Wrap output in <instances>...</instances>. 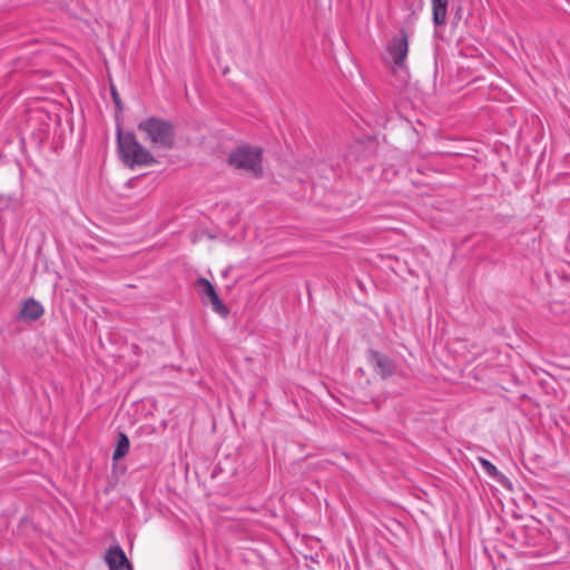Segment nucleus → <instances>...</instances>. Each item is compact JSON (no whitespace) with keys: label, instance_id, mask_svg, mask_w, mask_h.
Returning a JSON list of instances; mask_svg holds the SVG:
<instances>
[{"label":"nucleus","instance_id":"12","mask_svg":"<svg viewBox=\"0 0 570 570\" xmlns=\"http://www.w3.org/2000/svg\"><path fill=\"white\" fill-rule=\"evenodd\" d=\"M111 97H112L116 108L118 110H122V104H121L119 94L117 92V90L114 87H111Z\"/></svg>","mask_w":570,"mask_h":570},{"label":"nucleus","instance_id":"8","mask_svg":"<svg viewBox=\"0 0 570 570\" xmlns=\"http://www.w3.org/2000/svg\"><path fill=\"white\" fill-rule=\"evenodd\" d=\"M43 315L42 305L35 298H28L22 302L19 318L27 322L38 321Z\"/></svg>","mask_w":570,"mask_h":570},{"label":"nucleus","instance_id":"2","mask_svg":"<svg viewBox=\"0 0 570 570\" xmlns=\"http://www.w3.org/2000/svg\"><path fill=\"white\" fill-rule=\"evenodd\" d=\"M118 149L120 158L125 165L130 168L135 166H150L156 164V159L151 153L145 148L132 132L117 134Z\"/></svg>","mask_w":570,"mask_h":570},{"label":"nucleus","instance_id":"3","mask_svg":"<svg viewBox=\"0 0 570 570\" xmlns=\"http://www.w3.org/2000/svg\"><path fill=\"white\" fill-rule=\"evenodd\" d=\"M263 149L243 145L232 150L228 155V164L235 169L253 173L256 177L263 173Z\"/></svg>","mask_w":570,"mask_h":570},{"label":"nucleus","instance_id":"5","mask_svg":"<svg viewBox=\"0 0 570 570\" xmlns=\"http://www.w3.org/2000/svg\"><path fill=\"white\" fill-rule=\"evenodd\" d=\"M195 286L203 303H209L214 312L226 316L228 308L219 298L214 285L205 277H198Z\"/></svg>","mask_w":570,"mask_h":570},{"label":"nucleus","instance_id":"4","mask_svg":"<svg viewBox=\"0 0 570 570\" xmlns=\"http://www.w3.org/2000/svg\"><path fill=\"white\" fill-rule=\"evenodd\" d=\"M409 53V39L405 30H401L400 33L391 39L386 46V61L390 62L392 71L406 70V58Z\"/></svg>","mask_w":570,"mask_h":570},{"label":"nucleus","instance_id":"6","mask_svg":"<svg viewBox=\"0 0 570 570\" xmlns=\"http://www.w3.org/2000/svg\"><path fill=\"white\" fill-rule=\"evenodd\" d=\"M368 362L373 366L375 373L382 379L391 377L395 373V362L381 352L370 350Z\"/></svg>","mask_w":570,"mask_h":570},{"label":"nucleus","instance_id":"11","mask_svg":"<svg viewBox=\"0 0 570 570\" xmlns=\"http://www.w3.org/2000/svg\"><path fill=\"white\" fill-rule=\"evenodd\" d=\"M130 442L125 433H119L117 439L116 449L112 454V460L117 461L124 458L129 451Z\"/></svg>","mask_w":570,"mask_h":570},{"label":"nucleus","instance_id":"1","mask_svg":"<svg viewBox=\"0 0 570 570\" xmlns=\"http://www.w3.org/2000/svg\"><path fill=\"white\" fill-rule=\"evenodd\" d=\"M137 128L154 148L171 149L175 145V126L167 119L148 117L141 120Z\"/></svg>","mask_w":570,"mask_h":570},{"label":"nucleus","instance_id":"7","mask_svg":"<svg viewBox=\"0 0 570 570\" xmlns=\"http://www.w3.org/2000/svg\"><path fill=\"white\" fill-rule=\"evenodd\" d=\"M105 562L109 570H132L129 560L122 548L118 544L111 546L105 553Z\"/></svg>","mask_w":570,"mask_h":570},{"label":"nucleus","instance_id":"9","mask_svg":"<svg viewBox=\"0 0 570 570\" xmlns=\"http://www.w3.org/2000/svg\"><path fill=\"white\" fill-rule=\"evenodd\" d=\"M478 462L483 469V471L498 483H500L503 487H508L511 484L510 480L502 472H500L492 462L484 458H478Z\"/></svg>","mask_w":570,"mask_h":570},{"label":"nucleus","instance_id":"10","mask_svg":"<svg viewBox=\"0 0 570 570\" xmlns=\"http://www.w3.org/2000/svg\"><path fill=\"white\" fill-rule=\"evenodd\" d=\"M449 0H432V19L435 26H442L446 21Z\"/></svg>","mask_w":570,"mask_h":570}]
</instances>
